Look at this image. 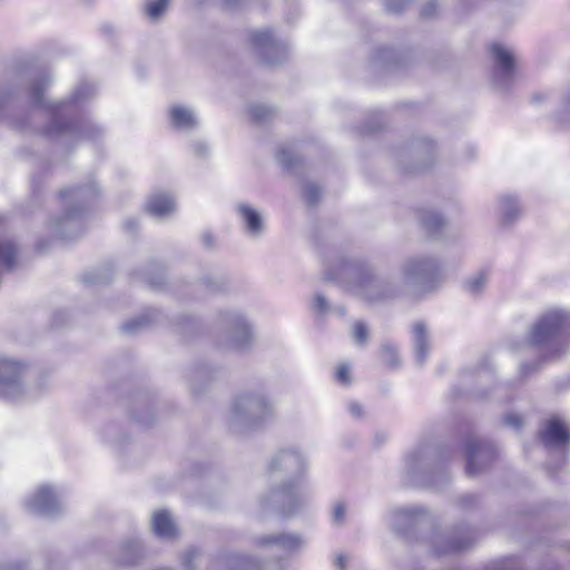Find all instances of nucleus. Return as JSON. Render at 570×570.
I'll list each match as a JSON object with an SVG mask.
<instances>
[{
	"instance_id": "9",
	"label": "nucleus",
	"mask_w": 570,
	"mask_h": 570,
	"mask_svg": "<svg viewBox=\"0 0 570 570\" xmlns=\"http://www.w3.org/2000/svg\"><path fill=\"white\" fill-rule=\"evenodd\" d=\"M494 60L493 81L501 90H508L518 72V56L511 47L493 43L490 47Z\"/></svg>"
},
{
	"instance_id": "45",
	"label": "nucleus",
	"mask_w": 570,
	"mask_h": 570,
	"mask_svg": "<svg viewBox=\"0 0 570 570\" xmlns=\"http://www.w3.org/2000/svg\"><path fill=\"white\" fill-rule=\"evenodd\" d=\"M407 2L409 0H403L400 3H395L394 0H386V7L390 11L400 12Z\"/></svg>"
},
{
	"instance_id": "27",
	"label": "nucleus",
	"mask_w": 570,
	"mask_h": 570,
	"mask_svg": "<svg viewBox=\"0 0 570 570\" xmlns=\"http://www.w3.org/2000/svg\"><path fill=\"white\" fill-rule=\"evenodd\" d=\"M169 0H150L145 6V11L147 17L156 21L158 20L165 12L166 7Z\"/></svg>"
},
{
	"instance_id": "33",
	"label": "nucleus",
	"mask_w": 570,
	"mask_h": 570,
	"mask_svg": "<svg viewBox=\"0 0 570 570\" xmlns=\"http://www.w3.org/2000/svg\"><path fill=\"white\" fill-rule=\"evenodd\" d=\"M304 197L305 200L313 205L316 204L321 197V189L317 185L307 183L304 186Z\"/></svg>"
},
{
	"instance_id": "16",
	"label": "nucleus",
	"mask_w": 570,
	"mask_h": 570,
	"mask_svg": "<svg viewBox=\"0 0 570 570\" xmlns=\"http://www.w3.org/2000/svg\"><path fill=\"white\" fill-rule=\"evenodd\" d=\"M235 209L248 236L256 238L263 234L265 229L264 217L256 208L246 203H239Z\"/></svg>"
},
{
	"instance_id": "15",
	"label": "nucleus",
	"mask_w": 570,
	"mask_h": 570,
	"mask_svg": "<svg viewBox=\"0 0 570 570\" xmlns=\"http://www.w3.org/2000/svg\"><path fill=\"white\" fill-rule=\"evenodd\" d=\"M425 515L426 511L421 507L396 508L391 513V527L399 533H406L409 529L415 527Z\"/></svg>"
},
{
	"instance_id": "31",
	"label": "nucleus",
	"mask_w": 570,
	"mask_h": 570,
	"mask_svg": "<svg viewBox=\"0 0 570 570\" xmlns=\"http://www.w3.org/2000/svg\"><path fill=\"white\" fill-rule=\"evenodd\" d=\"M249 114L254 120L265 121L269 119V117L273 114V110L265 105H254L249 108Z\"/></svg>"
},
{
	"instance_id": "7",
	"label": "nucleus",
	"mask_w": 570,
	"mask_h": 570,
	"mask_svg": "<svg viewBox=\"0 0 570 570\" xmlns=\"http://www.w3.org/2000/svg\"><path fill=\"white\" fill-rule=\"evenodd\" d=\"M27 366L14 358L0 357V400L19 402L39 395L40 387L26 384Z\"/></svg>"
},
{
	"instance_id": "26",
	"label": "nucleus",
	"mask_w": 570,
	"mask_h": 570,
	"mask_svg": "<svg viewBox=\"0 0 570 570\" xmlns=\"http://www.w3.org/2000/svg\"><path fill=\"white\" fill-rule=\"evenodd\" d=\"M489 278V271L482 269L472 275L466 282H465V289L471 295H478L480 294Z\"/></svg>"
},
{
	"instance_id": "46",
	"label": "nucleus",
	"mask_w": 570,
	"mask_h": 570,
	"mask_svg": "<svg viewBox=\"0 0 570 570\" xmlns=\"http://www.w3.org/2000/svg\"><path fill=\"white\" fill-rule=\"evenodd\" d=\"M107 281H108L107 277H102L98 273H90V274L85 275V282H87V283L96 284V283H105Z\"/></svg>"
},
{
	"instance_id": "29",
	"label": "nucleus",
	"mask_w": 570,
	"mask_h": 570,
	"mask_svg": "<svg viewBox=\"0 0 570 570\" xmlns=\"http://www.w3.org/2000/svg\"><path fill=\"white\" fill-rule=\"evenodd\" d=\"M381 357L386 366L396 368L400 364L396 348L391 344H383L381 347Z\"/></svg>"
},
{
	"instance_id": "52",
	"label": "nucleus",
	"mask_w": 570,
	"mask_h": 570,
	"mask_svg": "<svg viewBox=\"0 0 570 570\" xmlns=\"http://www.w3.org/2000/svg\"><path fill=\"white\" fill-rule=\"evenodd\" d=\"M207 286H208L212 291L217 289V286H215L214 284L212 285V281L207 283Z\"/></svg>"
},
{
	"instance_id": "24",
	"label": "nucleus",
	"mask_w": 570,
	"mask_h": 570,
	"mask_svg": "<svg viewBox=\"0 0 570 570\" xmlns=\"http://www.w3.org/2000/svg\"><path fill=\"white\" fill-rule=\"evenodd\" d=\"M18 248L11 240H0V272L12 271L17 264Z\"/></svg>"
},
{
	"instance_id": "5",
	"label": "nucleus",
	"mask_w": 570,
	"mask_h": 570,
	"mask_svg": "<svg viewBox=\"0 0 570 570\" xmlns=\"http://www.w3.org/2000/svg\"><path fill=\"white\" fill-rule=\"evenodd\" d=\"M570 315L563 309H550L532 326L529 342L544 351L548 356L560 355L570 338Z\"/></svg>"
},
{
	"instance_id": "11",
	"label": "nucleus",
	"mask_w": 570,
	"mask_h": 570,
	"mask_svg": "<svg viewBox=\"0 0 570 570\" xmlns=\"http://www.w3.org/2000/svg\"><path fill=\"white\" fill-rule=\"evenodd\" d=\"M432 459L425 449H416L405 456V472L409 483L413 485L438 488L433 475H430Z\"/></svg>"
},
{
	"instance_id": "14",
	"label": "nucleus",
	"mask_w": 570,
	"mask_h": 570,
	"mask_svg": "<svg viewBox=\"0 0 570 570\" xmlns=\"http://www.w3.org/2000/svg\"><path fill=\"white\" fill-rule=\"evenodd\" d=\"M229 327V343L232 348H244L252 341V328L247 320L239 313H229L226 316Z\"/></svg>"
},
{
	"instance_id": "50",
	"label": "nucleus",
	"mask_w": 570,
	"mask_h": 570,
	"mask_svg": "<svg viewBox=\"0 0 570 570\" xmlns=\"http://www.w3.org/2000/svg\"><path fill=\"white\" fill-rule=\"evenodd\" d=\"M335 564L338 568V570H344L345 557L343 554L337 556Z\"/></svg>"
},
{
	"instance_id": "25",
	"label": "nucleus",
	"mask_w": 570,
	"mask_h": 570,
	"mask_svg": "<svg viewBox=\"0 0 570 570\" xmlns=\"http://www.w3.org/2000/svg\"><path fill=\"white\" fill-rule=\"evenodd\" d=\"M421 223L426 232L431 235H436L443 228L444 218L436 212L426 210L421 215Z\"/></svg>"
},
{
	"instance_id": "22",
	"label": "nucleus",
	"mask_w": 570,
	"mask_h": 570,
	"mask_svg": "<svg viewBox=\"0 0 570 570\" xmlns=\"http://www.w3.org/2000/svg\"><path fill=\"white\" fill-rule=\"evenodd\" d=\"M146 210L154 217L164 218L175 210L174 198L164 193L155 194L146 203Z\"/></svg>"
},
{
	"instance_id": "23",
	"label": "nucleus",
	"mask_w": 570,
	"mask_h": 570,
	"mask_svg": "<svg viewBox=\"0 0 570 570\" xmlns=\"http://www.w3.org/2000/svg\"><path fill=\"white\" fill-rule=\"evenodd\" d=\"M153 530L157 537L163 539H174L177 535L176 525L169 513L165 510L154 514Z\"/></svg>"
},
{
	"instance_id": "10",
	"label": "nucleus",
	"mask_w": 570,
	"mask_h": 570,
	"mask_svg": "<svg viewBox=\"0 0 570 570\" xmlns=\"http://www.w3.org/2000/svg\"><path fill=\"white\" fill-rule=\"evenodd\" d=\"M464 453L466 460L465 471L470 476H474L489 466L495 459L497 451L492 443L469 436L464 442Z\"/></svg>"
},
{
	"instance_id": "20",
	"label": "nucleus",
	"mask_w": 570,
	"mask_h": 570,
	"mask_svg": "<svg viewBox=\"0 0 570 570\" xmlns=\"http://www.w3.org/2000/svg\"><path fill=\"white\" fill-rule=\"evenodd\" d=\"M170 125L177 130H193L198 125L195 112L185 106H173L169 109Z\"/></svg>"
},
{
	"instance_id": "2",
	"label": "nucleus",
	"mask_w": 570,
	"mask_h": 570,
	"mask_svg": "<svg viewBox=\"0 0 570 570\" xmlns=\"http://www.w3.org/2000/svg\"><path fill=\"white\" fill-rule=\"evenodd\" d=\"M49 83V77L45 76L35 80L30 88L32 102L45 107L50 116V124L45 128V134L51 138L71 141L81 138L96 139L102 132L101 128L80 115V106L95 94V87L81 83L68 100L48 104L45 99V90Z\"/></svg>"
},
{
	"instance_id": "54",
	"label": "nucleus",
	"mask_w": 570,
	"mask_h": 570,
	"mask_svg": "<svg viewBox=\"0 0 570 570\" xmlns=\"http://www.w3.org/2000/svg\"><path fill=\"white\" fill-rule=\"evenodd\" d=\"M340 314H344V309L343 308H337L336 309Z\"/></svg>"
},
{
	"instance_id": "34",
	"label": "nucleus",
	"mask_w": 570,
	"mask_h": 570,
	"mask_svg": "<svg viewBox=\"0 0 570 570\" xmlns=\"http://www.w3.org/2000/svg\"><path fill=\"white\" fill-rule=\"evenodd\" d=\"M149 322L150 321L146 316H140L138 318L125 323L121 326V330L126 333H134L139 328L144 327L145 325H147Z\"/></svg>"
},
{
	"instance_id": "30",
	"label": "nucleus",
	"mask_w": 570,
	"mask_h": 570,
	"mask_svg": "<svg viewBox=\"0 0 570 570\" xmlns=\"http://www.w3.org/2000/svg\"><path fill=\"white\" fill-rule=\"evenodd\" d=\"M228 570H247L254 566V561L245 556L234 554L227 558Z\"/></svg>"
},
{
	"instance_id": "38",
	"label": "nucleus",
	"mask_w": 570,
	"mask_h": 570,
	"mask_svg": "<svg viewBox=\"0 0 570 570\" xmlns=\"http://www.w3.org/2000/svg\"><path fill=\"white\" fill-rule=\"evenodd\" d=\"M459 505L463 510H469L478 505V498L474 494H464L459 499Z\"/></svg>"
},
{
	"instance_id": "4",
	"label": "nucleus",
	"mask_w": 570,
	"mask_h": 570,
	"mask_svg": "<svg viewBox=\"0 0 570 570\" xmlns=\"http://www.w3.org/2000/svg\"><path fill=\"white\" fill-rule=\"evenodd\" d=\"M275 414L273 401L264 390L245 391L235 395L229 404L227 422L235 433L258 429Z\"/></svg>"
},
{
	"instance_id": "19",
	"label": "nucleus",
	"mask_w": 570,
	"mask_h": 570,
	"mask_svg": "<svg viewBox=\"0 0 570 570\" xmlns=\"http://www.w3.org/2000/svg\"><path fill=\"white\" fill-rule=\"evenodd\" d=\"M498 214L502 225H511L522 214V206L517 196L501 195L498 203Z\"/></svg>"
},
{
	"instance_id": "32",
	"label": "nucleus",
	"mask_w": 570,
	"mask_h": 570,
	"mask_svg": "<svg viewBox=\"0 0 570 570\" xmlns=\"http://www.w3.org/2000/svg\"><path fill=\"white\" fill-rule=\"evenodd\" d=\"M312 308L315 313H317L320 315H324V314L328 313L331 309L326 297L321 293H316L314 295L313 301H312Z\"/></svg>"
},
{
	"instance_id": "3",
	"label": "nucleus",
	"mask_w": 570,
	"mask_h": 570,
	"mask_svg": "<svg viewBox=\"0 0 570 570\" xmlns=\"http://www.w3.org/2000/svg\"><path fill=\"white\" fill-rule=\"evenodd\" d=\"M307 466L306 456L297 449L278 451L271 459L267 470L272 476L283 475L284 481L269 491L263 504L284 517L293 515L305 507L311 497L305 478Z\"/></svg>"
},
{
	"instance_id": "42",
	"label": "nucleus",
	"mask_w": 570,
	"mask_h": 570,
	"mask_svg": "<svg viewBox=\"0 0 570 570\" xmlns=\"http://www.w3.org/2000/svg\"><path fill=\"white\" fill-rule=\"evenodd\" d=\"M198 556V551L195 549L188 550L184 556V566L186 569L191 570L193 569V560L196 559Z\"/></svg>"
},
{
	"instance_id": "28",
	"label": "nucleus",
	"mask_w": 570,
	"mask_h": 570,
	"mask_svg": "<svg viewBox=\"0 0 570 570\" xmlns=\"http://www.w3.org/2000/svg\"><path fill=\"white\" fill-rule=\"evenodd\" d=\"M484 570H521V566L517 558L509 557L490 562Z\"/></svg>"
},
{
	"instance_id": "56",
	"label": "nucleus",
	"mask_w": 570,
	"mask_h": 570,
	"mask_svg": "<svg viewBox=\"0 0 570 570\" xmlns=\"http://www.w3.org/2000/svg\"><path fill=\"white\" fill-rule=\"evenodd\" d=\"M2 101H3V98L1 97V98H0V105L2 104Z\"/></svg>"
},
{
	"instance_id": "36",
	"label": "nucleus",
	"mask_w": 570,
	"mask_h": 570,
	"mask_svg": "<svg viewBox=\"0 0 570 570\" xmlns=\"http://www.w3.org/2000/svg\"><path fill=\"white\" fill-rule=\"evenodd\" d=\"M346 505L344 502H336L332 512V520L336 524H342L345 520Z\"/></svg>"
},
{
	"instance_id": "18",
	"label": "nucleus",
	"mask_w": 570,
	"mask_h": 570,
	"mask_svg": "<svg viewBox=\"0 0 570 570\" xmlns=\"http://www.w3.org/2000/svg\"><path fill=\"white\" fill-rule=\"evenodd\" d=\"M257 543L262 547L271 546L277 551L288 553L302 546V539L294 533H278L261 537Z\"/></svg>"
},
{
	"instance_id": "43",
	"label": "nucleus",
	"mask_w": 570,
	"mask_h": 570,
	"mask_svg": "<svg viewBox=\"0 0 570 570\" xmlns=\"http://www.w3.org/2000/svg\"><path fill=\"white\" fill-rule=\"evenodd\" d=\"M279 161L286 167L291 168L294 165L293 158L289 154V151L283 149L278 154Z\"/></svg>"
},
{
	"instance_id": "6",
	"label": "nucleus",
	"mask_w": 570,
	"mask_h": 570,
	"mask_svg": "<svg viewBox=\"0 0 570 570\" xmlns=\"http://www.w3.org/2000/svg\"><path fill=\"white\" fill-rule=\"evenodd\" d=\"M100 191L95 183L76 186L60 191L61 204L65 207L62 217L52 220L53 227L61 236H67V229L81 218L86 209L99 197Z\"/></svg>"
},
{
	"instance_id": "13",
	"label": "nucleus",
	"mask_w": 570,
	"mask_h": 570,
	"mask_svg": "<svg viewBox=\"0 0 570 570\" xmlns=\"http://www.w3.org/2000/svg\"><path fill=\"white\" fill-rule=\"evenodd\" d=\"M29 512L51 517L60 511L61 503L57 492L49 485H41L26 500Z\"/></svg>"
},
{
	"instance_id": "41",
	"label": "nucleus",
	"mask_w": 570,
	"mask_h": 570,
	"mask_svg": "<svg viewBox=\"0 0 570 570\" xmlns=\"http://www.w3.org/2000/svg\"><path fill=\"white\" fill-rule=\"evenodd\" d=\"M436 8H438V3L435 0H430L429 2H426L423 8H422V11H421V14L423 17H432L435 11H436Z\"/></svg>"
},
{
	"instance_id": "44",
	"label": "nucleus",
	"mask_w": 570,
	"mask_h": 570,
	"mask_svg": "<svg viewBox=\"0 0 570 570\" xmlns=\"http://www.w3.org/2000/svg\"><path fill=\"white\" fill-rule=\"evenodd\" d=\"M130 552H132V558L128 559L126 562H134L140 552V544L137 541L130 542L126 546Z\"/></svg>"
},
{
	"instance_id": "1",
	"label": "nucleus",
	"mask_w": 570,
	"mask_h": 570,
	"mask_svg": "<svg viewBox=\"0 0 570 570\" xmlns=\"http://www.w3.org/2000/svg\"><path fill=\"white\" fill-rule=\"evenodd\" d=\"M443 264L436 256L417 255L406 258L397 276H379L360 261H338L326 272L328 281L337 282L347 292L371 303L407 295L422 296L434 291L441 279Z\"/></svg>"
},
{
	"instance_id": "55",
	"label": "nucleus",
	"mask_w": 570,
	"mask_h": 570,
	"mask_svg": "<svg viewBox=\"0 0 570 570\" xmlns=\"http://www.w3.org/2000/svg\"><path fill=\"white\" fill-rule=\"evenodd\" d=\"M528 370V366L527 365H522V372H527Z\"/></svg>"
},
{
	"instance_id": "53",
	"label": "nucleus",
	"mask_w": 570,
	"mask_h": 570,
	"mask_svg": "<svg viewBox=\"0 0 570 570\" xmlns=\"http://www.w3.org/2000/svg\"><path fill=\"white\" fill-rule=\"evenodd\" d=\"M424 144L426 145L428 148H432L433 146L432 141L430 140H424Z\"/></svg>"
},
{
	"instance_id": "12",
	"label": "nucleus",
	"mask_w": 570,
	"mask_h": 570,
	"mask_svg": "<svg viewBox=\"0 0 570 570\" xmlns=\"http://www.w3.org/2000/svg\"><path fill=\"white\" fill-rule=\"evenodd\" d=\"M250 42L259 57L268 65H277L286 57V45L276 40L269 30L252 32Z\"/></svg>"
},
{
	"instance_id": "40",
	"label": "nucleus",
	"mask_w": 570,
	"mask_h": 570,
	"mask_svg": "<svg viewBox=\"0 0 570 570\" xmlns=\"http://www.w3.org/2000/svg\"><path fill=\"white\" fill-rule=\"evenodd\" d=\"M347 409L350 414L355 419H362L364 415V411L362 405L358 402L352 401L347 404Z\"/></svg>"
},
{
	"instance_id": "49",
	"label": "nucleus",
	"mask_w": 570,
	"mask_h": 570,
	"mask_svg": "<svg viewBox=\"0 0 570 570\" xmlns=\"http://www.w3.org/2000/svg\"><path fill=\"white\" fill-rule=\"evenodd\" d=\"M207 146L204 142H196L194 145V151L198 155L205 154Z\"/></svg>"
},
{
	"instance_id": "21",
	"label": "nucleus",
	"mask_w": 570,
	"mask_h": 570,
	"mask_svg": "<svg viewBox=\"0 0 570 570\" xmlns=\"http://www.w3.org/2000/svg\"><path fill=\"white\" fill-rule=\"evenodd\" d=\"M413 345L415 352V362L422 366L429 356L430 337L426 326L422 322H416L413 325Z\"/></svg>"
},
{
	"instance_id": "8",
	"label": "nucleus",
	"mask_w": 570,
	"mask_h": 570,
	"mask_svg": "<svg viewBox=\"0 0 570 570\" xmlns=\"http://www.w3.org/2000/svg\"><path fill=\"white\" fill-rule=\"evenodd\" d=\"M478 532L468 525H458L451 531H436L430 538L431 552L438 557L456 553L470 548Z\"/></svg>"
},
{
	"instance_id": "39",
	"label": "nucleus",
	"mask_w": 570,
	"mask_h": 570,
	"mask_svg": "<svg viewBox=\"0 0 570 570\" xmlns=\"http://www.w3.org/2000/svg\"><path fill=\"white\" fill-rule=\"evenodd\" d=\"M504 423L513 429H519L522 425V417L515 413H509L504 416Z\"/></svg>"
},
{
	"instance_id": "37",
	"label": "nucleus",
	"mask_w": 570,
	"mask_h": 570,
	"mask_svg": "<svg viewBox=\"0 0 570 570\" xmlns=\"http://www.w3.org/2000/svg\"><path fill=\"white\" fill-rule=\"evenodd\" d=\"M335 379L338 383L343 385H348L351 383V374L347 365H340L335 372Z\"/></svg>"
},
{
	"instance_id": "35",
	"label": "nucleus",
	"mask_w": 570,
	"mask_h": 570,
	"mask_svg": "<svg viewBox=\"0 0 570 570\" xmlns=\"http://www.w3.org/2000/svg\"><path fill=\"white\" fill-rule=\"evenodd\" d=\"M368 332L366 326L362 322L355 323L353 327V337L354 341L360 344L364 345L367 341Z\"/></svg>"
},
{
	"instance_id": "47",
	"label": "nucleus",
	"mask_w": 570,
	"mask_h": 570,
	"mask_svg": "<svg viewBox=\"0 0 570 570\" xmlns=\"http://www.w3.org/2000/svg\"><path fill=\"white\" fill-rule=\"evenodd\" d=\"M138 225H139V224H138L137 219H135V218H128V219H126V220H125V223H124L125 228H126L127 230H130V232H132V230L137 229V228H138Z\"/></svg>"
},
{
	"instance_id": "51",
	"label": "nucleus",
	"mask_w": 570,
	"mask_h": 570,
	"mask_svg": "<svg viewBox=\"0 0 570 570\" xmlns=\"http://www.w3.org/2000/svg\"><path fill=\"white\" fill-rule=\"evenodd\" d=\"M563 106L567 109L570 108V90L567 92V95L563 98Z\"/></svg>"
},
{
	"instance_id": "48",
	"label": "nucleus",
	"mask_w": 570,
	"mask_h": 570,
	"mask_svg": "<svg viewBox=\"0 0 570 570\" xmlns=\"http://www.w3.org/2000/svg\"><path fill=\"white\" fill-rule=\"evenodd\" d=\"M202 242L204 246L210 247L214 243V237L210 233L206 232L202 235Z\"/></svg>"
},
{
	"instance_id": "17",
	"label": "nucleus",
	"mask_w": 570,
	"mask_h": 570,
	"mask_svg": "<svg viewBox=\"0 0 570 570\" xmlns=\"http://www.w3.org/2000/svg\"><path fill=\"white\" fill-rule=\"evenodd\" d=\"M540 436L544 446L549 449H562L567 446L570 439L566 424L558 417L547 422Z\"/></svg>"
}]
</instances>
